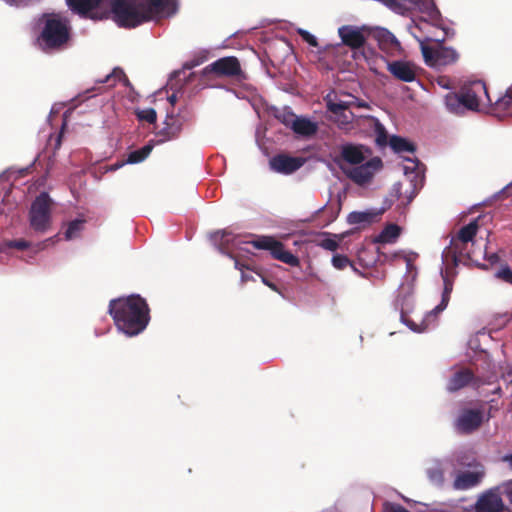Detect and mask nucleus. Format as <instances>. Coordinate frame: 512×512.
<instances>
[{
	"label": "nucleus",
	"mask_w": 512,
	"mask_h": 512,
	"mask_svg": "<svg viewBox=\"0 0 512 512\" xmlns=\"http://www.w3.org/2000/svg\"><path fill=\"white\" fill-rule=\"evenodd\" d=\"M110 7L112 20L119 27L131 29L174 14L177 0H112Z\"/></svg>",
	"instance_id": "obj_1"
},
{
	"label": "nucleus",
	"mask_w": 512,
	"mask_h": 512,
	"mask_svg": "<svg viewBox=\"0 0 512 512\" xmlns=\"http://www.w3.org/2000/svg\"><path fill=\"white\" fill-rule=\"evenodd\" d=\"M108 312L117 329L129 337L142 333L150 321V308L140 295L112 299Z\"/></svg>",
	"instance_id": "obj_2"
},
{
	"label": "nucleus",
	"mask_w": 512,
	"mask_h": 512,
	"mask_svg": "<svg viewBox=\"0 0 512 512\" xmlns=\"http://www.w3.org/2000/svg\"><path fill=\"white\" fill-rule=\"evenodd\" d=\"M69 40L70 27L68 20L56 14L48 15L38 37V43L42 50H61Z\"/></svg>",
	"instance_id": "obj_3"
},
{
	"label": "nucleus",
	"mask_w": 512,
	"mask_h": 512,
	"mask_svg": "<svg viewBox=\"0 0 512 512\" xmlns=\"http://www.w3.org/2000/svg\"><path fill=\"white\" fill-rule=\"evenodd\" d=\"M30 227L37 233L47 232L52 223V199L41 192L32 202L29 210Z\"/></svg>",
	"instance_id": "obj_4"
},
{
	"label": "nucleus",
	"mask_w": 512,
	"mask_h": 512,
	"mask_svg": "<svg viewBox=\"0 0 512 512\" xmlns=\"http://www.w3.org/2000/svg\"><path fill=\"white\" fill-rule=\"evenodd\" d=\"M249 243L256 249L269 251L274 259L285 264L290 266L299 265L298 257L286 250L284 244L272 236H259Z\"/></svg>",
	"instance_id": "obj_5"
},
{
	"label": "nucleus",
	"mask_w": 512,
	"mask_h": 512,
	"mask_svg": "<svg viewBox=\"0 0 512 512\" xmlns=\"http://www.w3.org/2000/svg\"><path fill=\"white\" fill-rule=\"evenodd\" d=\"M420 46L424 60L430 66H447L455 63L459 57L453 48L444 47L442 44L431 47L420 41Z\"/></svg>",
	"instance_id": "obj_6"
},
{
	"label": "nucleus",
	"mask_w": 512,
	"mask_h": 512,
	"mask_svg": "<svg viewBox=\"0 0 512 512\" xmlns=\"http://www.w3.org/2000/svg\"><path fill=\"white\" fill-rule=\"evenodd\" d=\"M466 110L479 111L481 96L484 95L489 103L492 100L488 94L486 84L481 80L472 81L463 85L460 89Z\"/></svg>",
	"instance_id": "obj_7"
},
{
	"label": "nucleus",
	"mask_w": 512,
	"mask_h": 512,
	"mask_svg": "<svg viewBox=\"0 0 512 512\" xmlns=\"http://www.w3.org/2000/svg\"><path fill=\"white\" fill-rule=\"evenodd\" d=\"M242 73L239 60L234 56L222 57L207 65L203 70L204 76L215 74L218 77H238Z\"/></svg>",
	"instance_id": "obj_8"
},
{
	"label": "nucleus",
	"mask_w": 512,
	"mask_h": 512,
	"mask_svg": "<svg viewBox=\"0 0 512 512\" xmlns=\"http://www.w3.org/2000/svg\"><path fill=\"white\" fill-rule=\"evenodd\" d=\"M382 168V160L374 157L365 163L356 165L350 169H343L345 175L358 185H364L371 181L375 172Z\"/></svg>",
	"instance_id": "obj_9"
},
{
	"label": "nucleus",
	"mask_w": 512,
	"mask_h": 512,
	"mask_svg": "<svg viewBox=\"0 0 512 512\" xmlns=\"http://www.w3.org/2000/svg\"><path fill=\"white\" fill-rule=\"evenodd\" d=\"M484 421V413L480 409H464L455 421V428L461 434H471L478 430Z\"/></svg>",
	"instance_id": "obj_10"
},
{
	"label": "nucleus",
	"mask_w": 512,
	"mask_h": 512,
	"mask_svg": "<svg viewBox=\"0 0 512 512\" xmlns=\"http://www.w3.org/2000/svg\"><path fill=\"white\" fill-rule=\"evenodd\" d=\"M369 33L370 31L366 26L357 27L344 25L338 29V34L342 43L353 50L364 46Z\"/></svg>",
	"instance_id": "obj_11"
},
{
	"label": "nucleus",
	"mask_w": 512,
	"mask_h": 512,
	"mask_svg": "<svg viewBox=\"0 0 512 512\" xmlns=\"http://www.w3.org/2000/svg\"><path fill=\"white\" fill-rule=\"evenodd\" d=\"M485 382L481 378L476 377L474 373L468 368H462L453 373L447 382V390L451 393L457 392L468 385H472L475 388H479L484 385Z\"/></svg>",
	"instance_id": "obj_12"
},
{
	"label": "nucleus",
	"mask_w": 512,
	"mask_h": 512,
	"mask_svg": "<svg viewBox=\"0 0 512 512\" xmlns=\"http://www.w3.org/2000/svg\"><path fill=\"white\" fill-rule=\"evenodd\" d=\"M350 104L344 101H328L327 103L328 111L334 115L333 120L339 128H347L355 117L354 113L350 110Z\"/></svg>",
	"instance_id": "obj_13"
},
{
	"label": "nucleus",
	"mask_w": 512,
	"mask_h": 512,
	"mask_svg": "<svg viewBox=\"0 0 512 512\" xmlns=\"http://www.w3.org/2000/svg\"><path fill=\"white\" fill-rule=\"evenodd\" d=\"M373 37L378 42L379 48L390 55H396L401 51V44L389 30L378 28L374 30Z\"/></svg>",
	"instance_id": "obj_14"
},
{
	"label": "nucleus",
	"mask_w": 512,
	"mask_h": 512,
	"mask_svg": "<svg viewBox=\"0 0 512 512\" xmlns=\"http://www.w3.org/2000/svg\"><path fill=\"white\" fill-rule=\"evenodd\" d=\"M303 163L304 161L299 157L279 154L270 160V167L278 173L291 174L298 170Z\"/></svg>",
	"instance_id": "obj_15"
},
{
	"label": "nucleus",
	"mask_w": 512,
	"mask_h": 512,
	"mask_svg": "<svg viewBox=\"0 0 512 512\" xmlns=\"http://www.w3.org/2000/svg\"><path fill=\"white\" fill-rule=\"evenodd\" d=\"M504 509L502 497L493 491L481 495L475 504V512H502Z\"/></svg>",
	"instance_id": "obj_16"
},
{
	"label": "nucleus",
	"mask_w": 512,
	"mask_h": 512,
	"mask_svg": "<svg viewBox=\"0 0 512 512\" xmlns=\"http://www.w3.org/2000/svg\"><path fill=\"white\" fill-rule=\"evenodd\" d=\"M388 71L398 80L403 82H412L416 78L414 66L406 61H393L388 63Z\"/></svg>",
	"instance_id": "obj_17"
},
{
	"label": "nucleus",
	"mask_w": 512,
	"mask_h": 512,
	"mask_svg": "<svg viewBox=\"0 0 512 512\" xmlns=\"http://www.w3.org/2000/svg\"><path fill=\"white\" fill-rule=\"evenodd\" d=\"M483 477V470L460 472L454 479L453 487L456 490H468L477 486Z\"/></svg>",
	"instance_id": "obj_18"
},
{
	"label": "nucleus",
	"mask_w": 512,
	"mask_h": 512,
	"mask_svg": "<svg viewBox=\"0 0 512 512\" xmlns=\"http://www.w3.org/2000/svg\"><path fill=\"white\" fill-rule=\"evenodd\" d=\"M365 152H369L363 145H354L351 143L341 146V158L352 165H359L365 160Z\"/></svg>",
	"instance_id": "obj_19"
},
{
	"label": "nucleus",
	"mask_w": 512,
	"mask_h": 512,
	"mask_svg": "<svg viewBox=\"0 0 512 512\" xmlns=\"http://www.w3.org/2000/svg\"><path fill=\"white\" fill-rule=\"evenodd\" d=\"M291 130L301 136L311 137L318 131L317 123L305 117H296Z\"/></svg>",
	"instance_id": "obj_20"
},
{
	"label": "nucleus",
	"mask_w": 512,
	"mask_h": 512,
	"mask_svg": "<svg viewBox=\"0 0 512 512\" xmlns=\"http://www.w3.org/2000/svg\"><path fill=\"white\" fill-rule=\"evenodd\" d=\"M183 122L179 117L168 115L165 120V127L160 131L159 135L163 136L162 141L171 140L180 134Z\"/></svg>",
	"instance_id": "obj_21"
},
{
	"label": "nucleus",
	"mask_w": 512,
	"mask_h": 512,
	"mask_svg": "<svg viewBox=\"0 0 512 512\" xmlns=\"http://www.w3.org/2000/svg\"><path fill=\"white\" fill-rule=\"evenodd\" d=\"M66 2L73 12L87 17L92 10L99 6L101 0H66Z\"/></svg>",
	"instance_id": "obj_22"
},
{
	"label": "nucleus",
	"mask_w": 512,
	"mask_h": 512,
	"mask_svg": "<svg viewBox=\"0 0 512 512\" xmlns=\"http://www.w3.org/2000/svg\"><path fill=\"white\" fill-rule=\"evenodd\" d=\"M469 243H457V239L452 238L448 248V254L451 255L455 264L460 262L462 258L472 259L468 250Z\"/></svg>",
	"instance_id": "obj_23"
},
{
	"label": "nucleus",
	"mask_w": 512,
	"mask_h": 512,
	"mask_svg": "<svg viewBox=\"0 0 512 512\" xmlns=\"http://www.w3.org/2000/svg\"><path fill=\"white\" fill-rule=\"evenodd\" d=\"M445 105L451 113L457 115H462L466 111L460 91L448 93L445 96Z\"/></svg>",
	"instance_id": "obj_24"
},
{
	"label": "nucleus",
	"mask_w": 512,
	"mask_h": 512,
	"mask_svg": "<svg viewBox=\"0 0 512 512\" xmlns=\"http://www.w3.org/2000/svg\"><path fill=\"white\" fill-rule=\"evenodd\" d=\"M478 229V219H475L471 221L469 224L463 226L454 238L457 239V243L459 244L470 242L473 243Z\"/></svg>",
	"instance_id": "obj_25"
},
{
	"label": "nucleus",
	"mask_w": 512,
	"mask_h": 512,
	"mask_svg": "<svg viewBox=\"0 0 512 512\" xmlns=\"http://www.w3.org/2000/svg\"><path fill=\"white\" fill-rule=\"evenodd\" d=\"M443 291L441 296V302L431 311L434 315H437L444 311L448 303L450 301L451 293L453 291V281L450 280L447 276H443Z\"/></svg>",
	"instance_id": "obj_26"
},
{
	"label": "nucleus",
	"mask_w": 512,
	"mask_h": 512,
	"mask_svg": "<svg viewBox=\"0 0 512 512\" xmlns=\"http://www.w3.org/2000/svg\"><path fill=\"white\" fill-rule=\"evenodd\" d=\"M389 145L396 153H413L415 151V146L413 143L409 142L403 137L396 135L390 138Z\"/></svg>",
	"instance_id": "obj_27"
},
{
	"label": "nucleus",
	"mask_w": 512,
	"mask_h": 512,
	"mask_svg": "<svg viewBox=\"0 0 512 512\" xmlns=\"http://www.w3.org/2000/svg\"><path fill=\"white\" fill-rule=\"evenodd\" d=\"M401 228L397 224H388L378 235L377 242L393 243L399 237Z\"/></svg>",
	"instance_id": "obj_28"
},
{
	"label": "nucleus",
	"mask_w": 512,
	"mask_h": 512,
	"mask_svg": "<svg viewBox=\"0 0 512 512\" xmlns=\"http://www.w3.org/2000/svg\"><path fill=\"white\" fill-rule=\"evenodd\" d=\"M152 149H153V144L151 142H149L148 144L144 145L140 149L131 151L128 154L126 162L129 164L140 163V162L144 161L149 156Z\"/></svg>",
	"instance_id": "obj_29"
},
{
	"label": "nucleus",
	"mask_w": 512,
	"mask_h": 512,
	"mask_svg": "<svg viewBox=\"0 0 512 512\" xmlns=\"http://www.w3.org/2000/svg\"><path fill=\"white\" fill-rule=\"evenodd\" d=\"M123 82L125 86H129L130 82L126 74L121 68H115L113 71L108 74L102 83H107L109 86H115L116 82Z\"/></svg>",
	"instance_id": "obj_30"
},
{
	"label": "nucleus",
	"mask_w": 512,
	"mask_h": 512,
	"mask_svg": "<svg viewBox=\"0 0 512 512\" xmlns=\"http://www.w3.org/2000/svg\"><path fill=\"white\" fill-rule=\"evenodd\" d=\"M393 191L395 192V195L397 196L398 199H401L402 198V195L403 194H406V201L405 202H402L403 204H410L412 202V200L414 199V197L417 195V189H416V186L413 185L412 183L409 184V188L408 189H405L403 191V185L401 183H396L394 186H393Z\"/></svg>",
	"instance_id": "obj_31"
},
{
	"label": "nucleus",
	"mask_w": 512,
	"mask_h": 512,
	"mask_svg": "<svg viewBox=\"0 0 512 512\" xmlns=\"http://www.w3.org/2000/svg\"><path fill=\"white\" fill-rule=\"evenodd\" d=\"M275 118L281 122L283 125H285L287 128H292L293 121L296 119V115L291 111L290 108H283L276 110L274 113Z\"/></svg>",
	"instance_id": "obj_32"
},
{
	"label": "nucleus",
	"mask_w": 512,
	"mask_h": 512,
	"mask_svg": "<svg viewBox=\"0 0 512 512\" xmlns=\"http://www.w3.org/2000/svg\"><path fill=\"white\" fill-rule=\"evenodd\" d=\"M85 220L83 219H75L69 222L68 227L65 231V239L72 240L78 237L81 231L84 229Z\"/></svg>",
	"instance_id": "obj_33"
},
{
	"label": "nucleus",
	"mask_w": 512,
	"mask_h": 512,
	"mask_svg": "<svg viewBox=\"0 0 512 512\" xmlns=\"http://www.w3.org/2000/svg\"><path fill=\"white\" fill-rule=\"evenodd\" d=\"M494 105L496 110H508L512 106V88H508L502 97L497 98Z\"/></svg>",
	"instance_id": "obj_34"
},
{
	"label": "nucleus",
	"mask_w": 512,
	"mask_h": 512,
	"mask_svg": "<svg viewBox=\"0 0 512 512\" xmlns=\"http://www.w3.org/2000/svg\"><path fill=\"white\" fill-rule=\"evenodd\" d=\"M373 215L367 212H351L347 221L349 224H361V223H370L372 221Z\"/></svg>",
	"instance_id": "obj_35"
},
{
	"label": "nucleus",
	"mask_w": 512,
	"mask_h": 512,
	"mask_svg": "<svg viewBox=\"0 0 512 512\" xmlns=\"http://www.w3.org/2000/svg\"><path fill=\"white\" fill-rule=\"evenodd\" d=\"M332 264L338 270H342V269L346 268L347 266H351L355 271H358L354 267V265L351 263L349 258L345 255H341V254L334 255L332 258Z\"/></svg>",
	"instance_id": "obj_36"
},
{
	"label": "nucleus",
	"mask_w": 512,
	"mask_h": 512,
	"mask_svg": "<svg viewBox=\"0 0 512 512\" xmlns=\"http://www.w3.org/2000/svg\"><path fill=\"white\" fill-rule=\"evenodd\" d=\"M137 115L140 120H144L150 124L155 123L157 120V114L153 108L141 110Z\"/></svg>",
	"instance_id": "obj_37"
},
{
	"label": "nucleus",
	"mask_w": 512,
	"mask_h": 512,
	"mask_svg": "<svg viewBox=\"0 0 512 512\" xmlns=\"http://www.w3.org/2000/svg\"><path fill=\"white\" fill-rule=\"evenodd\" d=\"M501 495L509 503V506L505 507V509H507L509 512H512V481H509L502 486Z\"/></svg>",
	"instance_id": "obj_38"
},
{
	"label": "nucleus",
	"mask_w": 512,
	"mask_h": 512,
	"mask_svg": "<svg viewBox=\"0 0 512 512\" xmlns=\"http://www.w3.org/2000/svg\"><path fill=\"white\" fill-rule=\"evenodd\" d=\"M215 236H220V241H221L222 245H224V244L229 245L230 243L234 244V240L236 238L227 229L216 232Z\"/></svg>",
	"instance_id": "obj_39"
},
{
	"label": "nucleus",
	"mask_w": 512,
	"mask_h": 512,
	"mask_svg": "<svg viewBox=\"0 0 512 512\" xmlns=\"http://www.w3.org/2000/svg\"><path fill=\"white\" fill-rule=\"evenodd\" d=\"M496 277L502 281L512 284V270L508 266L502 267L497 273Z\"/></svg>",
	"instance_id": "obj_40"
},
{
	"label": "nucleus",
	"mask_w": 512,
	"mask_h": 512,
	"mask_svg": "<svg viewBox=\"0 0 512 512\" xmlns=\"http://www.w3.org/2000/svg\"><path fill=\"white\" fill-rule=\"evenodd\" d=\"M383 511L384 512H410L407 509H405L402 505L392 502H385L383 504Z\"/></svg>",
	"instance_id": "obj_41"
},
{
	"label": "nucleus",
	"mask_w": 512,
	"mask_h": 512,
	"mask_svg": "<svg viewBox=\"0 0 512 512\" xmlns=\"http://www.w3.org/2000/svg\"><path fill=\"white\" fill-rule=\"evenodd\" d=\"M320 246L329 251L337 250L339 244L335 239L325 238L320 242Z\"/></svg>",
	"instance_id": "obj_42"
},
{
	"label": "nucleus",
	"mask_w": 512,
	"mask_h": 512,
	"mask_svg": "<svg viewBox=\"0 0 512 512\" xmlns=\"http://www.w3.org/2000/svg\"><path fill=\"white\" fill-rule=\"evenodd\" d=\"M299 34L301 35L302 39L306 41L310 46H318L317 38L314 35L310 34L308 31L300 30Z\"/></svg>",
	"instance_id": "obj_43"
},
{
	"label": "nucleus",
	"mask_w": 512,
	"mask_h": 512,
	"mask_svg": "<svg viewBox=\"0 0 512 512\" xmlns=\"http://www.w3.org/2000/svg\"><path fill=\"white\" fill-rule=\"evenodd\" d=\"M30 245H31L30 242L23 240V239L12 240L8 244V246L10 248H15L18 250H25V249L29 248Z\"/></svg>",
	"instance_id": "obj_44"
},
{
	"label": "nucleus",
	"mask_w": 512,
	"mask_h": 512,
	"mask_svg": "<svg viewBox=\"0 0 512 512\" xmlns=\"http://www.w3.org/2000/svg\"><path fill=\"white\" fill-rule=\"evenodd\" d=\"M204 60H205V57H196V58H194V59H192L190 61H187L184 64L183 68L190 70V69H192V68L202 64L204 62Z\"/></svg>",
	"instance_id": "obj_45"
},
{
	"label": "nucleus",
	"mask_w": 512,
	"mask_h": 512,
	"mask_svg": "<svg viewBox=\"0 0 512 512\" xmlns=\"http://www.w3.org/2000/svg\"><path fill=\"white\" fill-rule=\"evenodd\" d=\"M7 4L15 7H25L29 5L33 0H4Z\"/></svg>",
	"instance_id": "obj_46"
},
{
	"label": "nucleus",
	"mask_w": 512,
	"mask_h": 512,
	"mask_svg": "<svg viewBox=\"0 0 512 512\" xmlns=\"http://www.w3.org/2000/svg\"><path fill=\"white\" fill-rule=\"evenodd\" d=\"M486 259L491 265L497 264L500 261V257L497 253L486 254Z\"/></svg>",
	"instance_id": "obj_47"
},
{
	"label": "nucleus",
	"mask_w": 512,
	"mask_h": 512,
	"mask_svg": "<svg viewBox=\"0 0 512 512\" xmlns=\"http://www.w3.org/2000/svg\"><path fill=\"white\" fill-rule=\"evenodd\" d=\"M437 82L443 88H450V80L446 77H440Z\"/></svg>",
	"instance_id": "obj_48"
},
{
	"label": "nucleus",
	"mask_w": 512,
	"mask_h": 512,
	"mask_svg": "<svg viewBox=\"0 0 512 512\" xmlns=\"http://www.w3.org/2000/svg\"><path fill=\"white\" fill-rule=\"evenodd\" d=\"M377 143L380 145L386 144V134L384 131H381L377 136Z\"/></svg>",
	"instance_id": "obj_49"
},
{
	"label": "nucleus",
	"mask_w": 512,
	"mask_h": 512,
	"mask_svg": "<svg viewBox=\"0 0 512 512\" xmlns=\"http://www.w3.org/2000/svg\"><path fill=\"white\" fill-rule=\"evenodd\" d=\"M168 101L171 103V105H175V103L177 102V95L175 93L171 94L168 97Z\"/></svg>",
	"instance_id": "obj_50"
},
{
	"label": "nucleus",
	"mask_w": 512,
	"mask_h": 512,
	"mask_svg": "<svg viewBox=\"0 0 512 512\" xmlns=\"http://www.w3.org/2000/svg\"><path fill=\"white\" fill-rule=\"evenodd\" d=\"M61 141H62V133L58 134V136L56 138L55 149H59L60 148Z\"/></svg>",
	"instance_id": "obj_51"
},
{
	"label": "nucleus",
	"mask_w": 512,
	"mask_h": 512,
	"mask_svg": "<svg viewBox=\"0 0 512 512\" xmlns=\"http://www.w3.org/2000/svg\"><path fill=\"white\" fill-rule=\"evenodd\" d=\"M505 379L512 384V370L506 374Z\"/></svg>",
	"instance_id": "obj_52"
},
{
	"label": "nucleus",
	"mask_w": 512,
	"mask_h": 512,
	"mask_svg": "<svg viewBox=\"0 0 512 512\" xmlns=\"http://www.w3.org/2000/svg\"><path fill=\"white\" fill-rule=\"evenodd\" d=\"M265 284H266L267 286H269L271 289H273V290H275V291L277 290L276 285H275L274 283H270V282H268V281H265Z\"/></svg>",
	"instance_id": "obj_53"
},
{
	"label": "nucleus",
	"mask_w": 512,
	"mask_h": 512,
	"mask_svg": "<svg viewBox=\"0 0 512 512\" xmlns=\"http://www.w3.org/2000/svg\"><path fill=\"white\" fill-rule=\"evenodd\" d=\"M505 460L508 462L510 467H512V454L505 457Z\"/></svg>",
	"instance_id": "obj_54"
},
{
	"label": "nucleus",
	"mask_w": 512,
	"mask_h": 512,
	"mask_svg": "<svg viewBox=\"0 0 512 512\" xmlns=\"http://www.w3.org/2000/svg\"><path fill=\"white\" fill-rule=\"evenodd\" d=\"M494 394H501V388L500 387H497L494 391H493Z\"/></svg>",
	"instance_id": "obj_55"
},
{
	"label": "nucleus",
	"mask_w": 512,
	"mask_h": 512,
	"mask_svg": "<svg viewBox=\"0 0 512 512\" xmlns=\"http://www.w3.org/2000/svg\"><path fill=\"white\" fill-rule=\"evenodd\" d=\"M235 267L239 268V262L238 261H235Z\"/></svg>",
	"instance_id": "obj_56"
},
{
	"label": "nucleus",
	"mask_w": 512,
	"mask_h": 512,
	"mask_svg": "<svg viewBox=\"0 0 512 512\" xmlns=\"http://www.w3.org/2000/svg\"><path fill=\"white\" fill-rule=\"evenodd\" d=\"M43 246H44V243H40V244H39V248H40V249H42V248H43Z\"/></svg>",
	"instance_id": "obj_57"
},
{
	"label": "nucleus",
	"mask_w": 512,
	"mask_h": 512,
	"mask_svg": "<svg viewBox=\"0 0 512 512\" xmlns=\"http://www.w3.org/2000/svg\"><path fill=\"white\" fill-rule=\"evenodd\" d=\"M336 218V215L332 216L330 221H333Z\"/></svg>",
	"instance_id": "obj_58"
}]
</instances>
